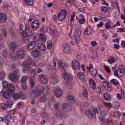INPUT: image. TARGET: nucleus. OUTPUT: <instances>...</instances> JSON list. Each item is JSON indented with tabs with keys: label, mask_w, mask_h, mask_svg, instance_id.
<instances>
[{
	"label": "nucleus",
	"mask_w": 125,
	"mask_h": 125,
	"mask_svg": "<svg viewBox=\"0 0 125 125\" xmlns=\"http://www.w3.org/2000/svg\"><path fill=\"white\" fill-rule=\"evenodd\" d=\"M39 101L40 102H42L43 103H44V102H46V101H47V98L46 97L45 94L43 93L40 95Z\"/></svg>",
	"instance_id": "22"
},
{
	"label": "nucleus",
	"mask_w": 125,
	"mask_h": 125,
	"mask_svg": "<svg viewBox=\"0 0 125 125\" xmlns=\"http://www.w3.org/2000/svg\"><path fill=\"white\" fill-rule=\"evenodd\" d=\"M47 47L48 49H51L52 48V42L51 41H49L47 42Z\"/></svg>",
	"instance_id": "50"
},
{
	"label": "nucleus",
	"mask_w": 125,
	"mask_h": 125,
	"mask_svg": "<svg viewBox=\"0 0 125 125\" xmlns=\"http://www.w3.org/2000/svg\"><path fill=\"white\" fill-rule=\"evenodd\" d=\"M67 10H62L60 12L58 16V19L59 21H64L66 19V17H67Z\"/></svg>",
	"instance_id": "2"
},
{
	"label": "nucleus",
	"mask_w": 125,
	"mask_h": 125,
	"mask_svg": "<svg viewBox=\"0 0 125 125\" xmlns=\"http://www.w3.org/2000/svg\"><path fill=\"white\" fill-rule=\"evenodd\" d=\"M71 81H66L65 84L68 88H72V85L71 84Z\"/></svg>",
	"instance_id": "56"
},
{
	"label": "nucleus",
	"mask_w": 125,
	"mask_h": 125,
	"mask_svg": "<svg viewBox=\"0 0 125 125\" xmlns=\"http://www.w3.org/2000/svg\"><path fill=\"white\" fill-rule=\"evenodd\" d=\"M90 74L94 76V77H96L97 76V70L95 69V68L93 69L92 70L90 71Z\"/></svg>",
	"instance_id": "48"
},
{
	"label": "nucleus",
	"mask_w": 125,
	"mask_h": 125,
	"mask_svg": "<svg viewBox=\"0 0 125 125\" xmlns=\"http://www.w3.org/2000/svg\"><path fill=\"white\" fill-rule=\"evenodd\" d=\"M36 75V69H32L30 73V75L31 78H35V75Z\"/></svg>",
	"instance_id": "57"
},
{
	"label": "nucleus",
	"mask_w": 125,
	"mask_h": 125,
	"mask_svg": "<svg viewBox=\"0 0 125 125\" xmlns=\"http://www.w3.org/2000/svg\"><path fill=\"white\" fill-rule=\"evenodd\" d=\"M72 67L74 70L79 71L81 69V65H80V62L77 60H74L72 62Z\"/></svg>",
	"instance_id": "8"
},
{
	"label": "nucleus",
	"mask_w": 125,
	"mask_h": 125,
	"mask_svg": "<svg viewBox=\"0 0 125 125\" xmlns=\"http://www.w3.org/2000/svg\"><path fill=\"white\" fill-rule=\"evenodd\" d=\"M85 114L86 116L90 119H92V118H93V112H92V111L90 109H87Z\"/></svg>",
	"instance_id": "28"
},
{
	"label": "nucleus",
	"mask_w": 125,
	"mask_h": 125,
	"mask_svg": "<svg viewBox=\"0 0 125 125\" xmlns=\"http://www.w3.org/2000/svg\"><path fill=\"white\" fill-rule=\"evenodd\" d=\"M82 35V31L80 29H76L75 31V37L80 39V37Z\"/></svg>",
	"instance_id": "36"
},
{
	"label": "nucleus",
	"mask_w": 125,
	"mask_h": 125,
	"mask_svg": "<svg viewBox=\"0 0 125 125\" xmlns=\"http://www.w3.org/2000/svg\"><path fill=\"white\" fill-rule=\"evenodd\" d=\"M5 78V73H4L3 72H1L0 73V79L2 81L4 80Z\"/></svg>",
	"instance_id": "58"
},
{
	"label": "nucleus",
	"mask_w": 125,
	"mask_h": 125,
	"mask_svg": "<svg viewBox=\"0 0 125 125\" xmlns=\"http://www.w3.org/2000/svg\"><path fill=\"white\" fill-rule=\"evenodd\" d=\"M115 58H114V57L111 56L108 58V62L110 64H112V63H114L115 62Z\"/></svg>",
	"instance_id": "52"
},
{
	"label": "nucleus",
	"mask_w": 125,
	"mask_h": 125,
	"mask_svg": "<svg viewBox=\"0 0 125 125\" xmlns=\"http://www.w3.org/2000/svg\"><path fill=\"white\" fill-rule=\"evenodd\" d=\"M121 91L122 97L124 98V99H125V89L121 88Z\"/></svg>",
	"instance_id": "63"
},
{
	"label": "nucleus",
	"mask_w": 125,
	"mask_h": 125,
	"mask_svg": "<svg viewBox=\"0 0 125 125\" xmlns=\"http://www.w3.org/2000/svg\"><path fill=\"white\" fill-rule=\"evenodd\" d=\"M0 21L1 23H5L7 21V17L4 13L0 14Z\"/></svg>",
	"instance_id": "18"
},
{
	"label": "nucleus",
	"mask_w": 125,
	"mask_h": 125,
	"mask_svg": "<svg viewBox=\"0 0 125 125\" xmlns=\"http://www.w3.org/2000/svg\"><path fill=\"white\" fill-rule=\"evenodd\" d=\"M22 65L28 71H31L32 70V67L31 66V64H30V63H29L26 62H22Z\"/></svg>",
	"instance_id": "31"
},
{
	"label": "nucleus",
	"mask_w": 125,
	"mask_h": 125,
	"mask_svg": "<svg viewBox=\"0 0 125 125\" xmlns=\"http://www.w3.org/2000/svg\"><path fill=\"white\" fill-rule=\"evenodd\" d=\"M9 47L11 51H15L18 48V44L15 42H12L9 44Z\"/></svg>",
	"instance_id": "9"
},
{
	"label": "nucleus",
	"mask_w": 125,
	"mask_h": 125,
	"mask_svg": "<svg viewBox=\"0 0 125 125\" xmlns=\"http://www.w3.org/2000/svg\"><path fill=\"white\" fill-rule=\"evenodd\" d=\"M39 38L41 39L42 42H46V35L45 34L42 33L39 34Z\"/></svg>",
	"instance_id": "35"
},
{
	"label": "nucleus",
	"mask_w": 125,
	"mask_h": 125,
	"mask_svg": "<svg viewBox=\"0 0 125 125\" xmlns=\"http://www.w3.org/2000/svg\"><path fill=\"white\" fill-rule=\"evenodd\" d=\"M104 105H105L106 107H107L108 108H111L112 107V104H111L110 103H106L105 102H104Z\"/></svg>",
	"instance_id": "60"
},
{
	"label": "nucleus",
	"mask_w": 125,
	"mask_h": 125,
	"mask_svg": "<svg viewBox=\"0 0 125 125\" xmlns=\"http://www.w3.org/2000/svg\"><path fill=\"white\" fill-rule=\"evenodd\" d=\"M110 83H111V84H113V85L117 86L118 85V83H119V81L116 79H112L110 81Z\"/></svg>",
	"instance_id": "46"
},
{
	"label": "nucleus",
	"mask_w": 125,
	"mask_h": 125,
	"mask_svg": "<svg viewBox=\"0 0 125 125\" xmlns=\"http://www.w3.org/2000/svg\"><path fill=\"white\" fill-rule=\"evenodd\" d=\"M62 106L63 109H65L66 111H68V112H70L72 110V107L70 104L67 103L63 104Z\"/></svg>",
	"instance_id": "29"
},
{
	"label": "nucleus",
	"mask_w": 125,
	"mask_h": 125,
	"mask_svg": "<svg viewBox=\"0 0 125 125\" xmlns=\"http://www.w3.org/2000/svg\"><path fill=\"white\" fill-rule=\"evenodd\" d=\"M36 89L39 91V94L40 93H42L45 90V87L42 85V84H38L36 87Z\"/></svg>",
	"instance_id": "19"
},
{
	"label": "nucleus",
	"mask_w": 125,
	"mask_h": 125,
	"mask_svg": "<svg viewBox=\"0 0 125 125\" xmlns=\"http://www.w3.org/2000/svg\"><path fill=\"white\" fill-rule=\"evenodd\" d=\"M42 117L45 120H48V114L46 112H43Z\"/></svg>",
	"instance_id": "62"
},
{
	"label": "nucleus",
	"mask_w": 125,
	"mask_h": 125,
	"mask_svg": "<svg viewBox=\"0 0 125 125\" xmlns=\"http://www.w3.org/2000/svg\"><path fill=\"white\" fill-rule=\"evenodd\" d=\"M9 78L10 81L14 82L15 83L18 81V76L14 73H11L9 75Z\"/></svg>",
	"instance_id": "15"
},
{
	"label": "nucleus",
	"mask_w": 125,
	"mask_h": 125,
	"mask_svg": "<svg viewBox=\"0 0 125 125\" xmlns=\"http://www.w3.org/2000/svg\"><path fill=\"white\" fill-rule=\"evenodd\" d=\"M27 80L28 77L26 76H23L21 79V85L22 88L25 90L28 88V85L27 84Z\"/></svg>",
	"instance_id": "4"
},
{
	"label": "nucleus",
	"mask_w": 125,
	"mask_h": 125,
	"mask_svg": "<svg viewBox=\"0 0 125 125\" xmlns=\"http://www.w3.org/2000/svg\"><path fill=\"white\" fill-rule=\"evenodd\" d=\"M63 79L65 80L66 82L72 81V77L67 71H64L63 74Z\"/></svg>",
	"instance_id": "11"
},
{
	"label": "nucleus",
	"mask_w": 125,
	"mask_h": 125,
	"mask_svg": "<svg viewBox=\"0 0 125 125\" xmlns=\"http://www.w3.org/2000/svg\"><path fill=\"white\" fill-rule=\"evenodd\" d=\"M48 29L50 32V34L54 37L58 36V33L55 31V26L53 24H50L49 27H47V31H48Z\"/></svg>",
	"instance_id": "6"
},
{
	"label": "nucleus",
	"mask_w": 125,
	"mask_h": 125,
	"mask_svg": "<svg viewBox=\"0 0 125 125\" xmlns=\"http://www.w3.org/2000/svg\"><path fill=\"white\" fill-rule=\"evenodd\" d=\"M35 81L33 79H30L29 81V84L31 88H33L35 86Z\"/></svg>",
	"instance_id": "53"
},
{
	"label": "nucleus",
	"mask_w": 125,
	"mask_h": 125,
	"mask_svg": "<svg viewBox=\"0 0 125 125\" xmlns=\"http://www.w3.org/2000/svg\"><path fill=\"white\" fill-rule=\"evenodd\" d=\"M93 112L94 113L95 116H96V115L98 114V113H99L98 112V109H97V107H96V106L93 107Z\"/></svg>",
	"instance_id": "59"
},
{
	"label": "nucleus",
	"mask_w": 125,
	"mask_h": 125,
	"mask_svg": "<svg viewBox=\"0 0 125 125\" xmlns=\"http://www.w3.org/2000/svg\"><path fill=\"white\" fill-rule=\"evenodd\" d=\"M64 52H65V53H67V54H71V53L72 52V50L71 49V47H70L69 45H67L64 48Z\"/></svg>",
	"instance_id": "33"
},
{
	"label": "nucleus",
	"mask_w": 125,
	"mask_h": 125,
	"mask_svg": "<svg viewBox=\"0 0 125 125\" xmlns=\"http://www.w3.org/2000/svg\"><path fill=\"white\" fill-rule=\"evenodd\" d=\"M1 107L3 111H5V109L7 108H8V106H7V104H6L4 103H2L1 104Z\"/></svg>",
	"instance_id": "54"
},
{
	"label": "nucleus",
	"mask_w": 125,
	"mask_h": 125,
	"mask_svg": "<svg viewBox=\"0 0 125 125\" xmlns=\"http://www.w3.org/2000/svg\"><path fill=\"white\" fill-rule=\"evenodd\" d=\"M52 82L54 84L57 83H58V76H53L51 77Z\"/></svg>",
	"instance_id": "38"
},
{
	"label": "nucleus",
	"mask_w": 125,
	"mask_h": 125,
	"mask_svg": "<svg viewBox=\"0 0 125 125\" xmlns=\"http://www.w3.org/2000/svg\"><path fill=\"white\" fill-rule=\"evenodd\" d=\"M89 83L91 88H93V89H95V88H96V83H95V82H94V80L93 79H90L89 80Z\"/></svg>",
	"instance_id": "27"
},
{
	"label": "nucleus",
	"mask_w": 125,
	"mask_h": 125,
	"mask_svg": "<svg viewBox=\"0 0 125 125\" xmlns=\"http://www.w3.org/2000/svg\"><path fill=\"white\" fill-rule=\"evenodd\" d=\"M77 77L81 81H84V74L82 72H79L77 74Z\"/></svg>",
	"instance_id": "37"
},
{
	"label": "nucleus",
	"mask_w": 125,
	"mask_h": 125,
	"mask_svg": "<svg viewBox=\"0 0 125 125\" xmlns=\"http://www.w3.org/2000/svg\"><path fill=\"white\" fill-rule=\"evenodd\" d=\"M24 25L22 24H21L19 26V28L17 30V32L19 35H21V36H24Z\"/></svg>",
	"instance_id": "23"
},
{
	"label": "nucleus",
	"mask_w": 125,
	"mask_h": 125,
	"mask_svg": "<svg viewBox=\"0 0 125 125\" xmlns=\"http://www.w3.org/2000/svg\"><path fill=\"white\" fill-rule=\"evenodd\" d=\"M16 55L18 58L20 59H24L26 54H25V50L22 48H19L16 51Z\"/></svg>",
	"instance_id": "3"
},
{
	"label": "nucleus",
	"mask_w": 125,
	"mask_h": 125,
	"mask_svg": "<svg viewBox=\"0 0 125 125\" xmlns=\"http://www.w3.org/2000/svg\"><path fill=\"white\" fill-rule=\"evenodd\" d=\"M2 31L3 37H6L8 34V32H7V29L5 27H2Z\"/></svg>",
	"instance_id": "42"
},
{
	"label": "nucleus",
	"mask_w": 125,
	"mask_h": 125,
	"mask_svg": "<svg viewBox=\"0 0 125 125\" xmlns=\"http://www.w3.org/2000/svg\"><path fill=\"white\" fill-rule=\"evenodd\" d=\"M23 41L24 42H28L29 41V37H28L27 36H24L23 37Z\"/></svg>",
	"instance_id": "64"
},
{
	"label": "nucleus",
	"mask_w": 125,
	"mask_h": 125,
	"mask_svg": "<svg viewBox=\"0 0 125 125\" xmlns=\"http://www.w3.org/2000/svg\"><path fill=\"white\" fill-rule=\"evenodd\" d=\"M33 61H34V60H33L32 59V57H31L30 56H27L26 59V61H27V62H28V63H29V64H30L31 65H32V64H33Z\"/></svg>",
	"instance_id": "47"
},
{
	"label": "nucleus",
	"mask_w": 125,
	"mask_h": 125,
	"mask_svg": "<svg viewBox=\"0 0 125 125\" xmlns=\"http://www.w3.org/2000/svg\"><path fill=\"white\" fill-rule=\"evenodd\" d=\"M83 95L86 98V99L88 98V92H87V90H86V89L83 90Z\"/></svg>",
	"instance_id": "45"
},
{
	"label": "nucleus",
	"mask_w": 125,
	"mask_h": 125,
	"mask_svg": "<svg viewBox=\"0 0 125 125\" xmlns=\"http://www.w3.org/2000/svg\"><path fill=\"white\" fill-rule=\"evenodd\" d=\"M97 91L99 93V94H102V93H103V90L101 89V87L100 86H98L97 88Z\"/></svg>",
	"instance_id": "61"
},
{
	"label": "nucleus",
	"mask_w": 125,
	"mask_h": 125,
	"mask_svg": "<svg viewBox=\"0 0 125 125\" xmlns=\"http://www.w3.org/2000/svg\"><path fill=\"white\" fill-rule=\"evenodd\" d=\"M54 93L57 97H61L63 95V91L61 89H56L54 91Z\"/></svg>",
	"instance_id": "16"
},
{
	"label": "nucleus",
	"mask_w": 125,
	"mask_h": 125,
	"mask_svg": "<svg viewBox=\"0 0 125 125\" xmlns=\"http://www.w3.org/2000/svg\"><path fill=\"white\" fill-rule=\"evenodd\" d=\"M56 116L59 118V119H63L65 117V114L63 113V112L58 111L56 113Z\"/></svg>",
	"instance_id": "34"
},
{
	"label": "nucleus",
	"mask_w": 125,
	"mask_h": 125,
	"mask_svg": "<svg viewBox=\"0 0 125 125\" xmlns=\"http://www.w3.org/2000/svg\"><path fill=\"white\" fill-rule=\"evenodd\" d=\"M7 88V91H9V92H11V93H13V92H14V90H15V88H14V85L12 84H9Z\"/></svg>",
	"instance_id": "30"
},
{
	"label": "nucleus",
	"mask_w": 125,
	"mask_h": 125,
	"mask_svg": "<svg viewBox=\"0 0 125 125\" xmlns=\"http://www.w3.org/2000/svg\"><path fill=\"white\" fill-rule=\"evenodd\" d=\"M12 96H13V99H14L15 100H18V99L20 98V94L18 93H14L13 94Z\"/></svg>",
	"instance_id": "43"
},
{
	"label": "nucleus",
	"mask_w": 125,
	"mask_h": 125,
	"mask_svg": "<svg viewBox=\"0 0 125 125\" xmlns=\"http://www.w3.org/2000/svg\"><path fill=\"white\" fill-rule=\"evenodd\" d=\"M31 54L34 57H39L41 55V51L38 49H35L32 51Z\"/></svg>",
	"instance_id": "20"
},
{
	"label": "nucleus",
	"mask_w": 125,
	"mask_h": 125,
	"mask_svg": "<svg viewBox=\"0 0 125 125\" xmlns=\"http://www.w3.org/2000/svg\"><path fill=\"white\" fill-rule=\"evenodd\" d=\"M31 26L33 30H38L40 27V22L38 21H34L31 23Z\"/></svg>",
	"instance_id": "13"
},
{
	"label": "nucleus",
	"mask_w": 125,
	"mask_h": 125,
	"mask_svg": "<svg viewBox=\"0 0 125 125\" xmlns=\"http://www.w3.org/2000/svg\"><path fill=\"white\" fill-rule=\"evenodd\" d=\"M2 85L4 88H7L9 85H8V83H7V82L4 81L2 82Z\"/></svg>",
	"instance_id": "55"
},
{
	"label": "nucleus",
	"mask_w": 125,
	"mask_h": 125,
	"mask_svg": "<svg viewBox=\"0 0 125 125\" xmlns=\"http://www.w3.org/2000/svg\"><path fill=\"white\" fill-rule=\"evenodd\" d=\"M23 1H24L25 3H26L27 5H28V6H32V5L34 4L33 0H24Z\"/></svg>",
	"instance_id": "39"
},
{
	"label": "nucleus",
	"mask_w": 125,
	"mask_h": 125,
	"mask_svg": "<svg viewBox=\"0 0 125 125\" xmlns=\"http://www.w3.org/2000/svg\"><path fill=\"white\" fill-rule=\"evenodd\" d=\"M40 79L42 83L43 84H46L48 83V78L45 75H41L40 76Z\"/></svg>",
	"instance_id": "10"
},
{
	"label": "nucleus",
	"mask_w": 125,
	"mask_h": 125,
	"mask_svg": "<svg viewBox=\"0 0 125 125\" xmlns=\"http://www.w3.org/2000/svg\"><path fill=\"white\" fill-rule=\"evenodd\" d=\"M91 33H92V29H91L90 27H87L83 31V35L88 36L89 35H91Z\"/></svg>",
	"instance_id": "26"
},
{
	"label": "nucleus",
	"mask_w": 125,
	"mask_h": 125,
	"mask_svg": "<svg viewBox=\"0 0 125 125\" xmlns=\"http://www.w3.org/2000/svg\"><path fill=\"white\" fill-rule=\"evenodd\" d=\"M25 34L27 36H33V34H34V31L30 28V25H26L25 28Z\"/></svg>",
	"instance_id": "14"
},
{
	"label": "nucleus",
	"mask_w": 125,
	"mask_h": 125,
	"mask_svg": "<svg viewBox=\"0 0 125 125\" xmlns=\"http://www.w3.org/2000/svg\"><path fill=\"white\" fill-rule=\"evenodd\" d=\"M37 46L38 48L42 51H45V50H46V46L42 42L38 43Z\"/></svg>",
	"instance_id": "21"
},
{
	"label": "nucleus",
	"mask_w": 125,
	"mask_h": 125,
	"mask_svg": "<svg viewBox=\"0 0 125 125\" xmlns=\"http://www.w3.org/2000/svg\"><path fill=\"white\" fill-rule=\"evenodd\" d=\"M36 42L34 41L30 42L28 44V49H30V50L34 49V48L36 47Z\"/></svg>",
	"instance_id": "32"
},
{
	"label": "nucleus",
	"mask_w": 125,
	"mask_h": 125,
	"mask_svg": "<svg viewBox=\"0 0 125 125\" xmlns=\"http://www.w3.org/2000/svg\"><path fill=\"white\" fill-rule=\"evenodd\" d=\"M13 105V101L12 100H8L7 101V106L8 107H12Z\"/></svg>",
	"instance_id": "49"
},
{
	"label": "nucleus",
	"mask_w": 125,
	"mask_h": 125,
	"mask_svg": "<svg viewBox=\"0 0 125 125\" xmlns=\"http://www.w3.org/2000/svg\"><path fill=\"white\" fill-rule=\"evenodd\" d=\"M104 96L106 101H108V100H111V96H110V94H109L108 93H105L104 94Z\"/></svg>",
	"instance_id": "41"
},
{
	"label": "nucleus",
	"mask_w": 125,
	"mask_h": 125,
	"mask_svg": "<svg viewBox=\"0 0 125 125\" xmlns=\"http://www.w3.org/2000/svg\"><path fill=\"white\" fill-rule=\"evenodd\" d=\"M68 102L71 103V104H74L75 103V98L74 96L72 95H69L66 97Z\"/></svg>",
	"instance_id": "24"
},
{
	"label": "nucleus",
	"mask_w": 125,
	"mask_h": 125,
	"mask_svg": "<svg viewBox=\"0 0 125 125\" xmlns=\"http://www.w3.org/2000/svg\"><path fill=\"white\" fill-rule=\"evenodd\" d=\"M59 68L61 69V70H65L67 67H68V64L66 63L63 60H61L59 61L58 63Z\"/></svg>",
	"instance_id": "5"
},
{
	"label": "nucleus",
	"mask_w": 125,
	"mask_h": 125,
	"mask_svg": "<svg viewBox=\"0 0 125 125\" xmlns=\"http://www.w3.org/2000/svg\"><path fill=\"white\" fill-rule=\"evenodd\" d=\"M125 67H124V65H120L114 71V75L115 77H123L125 75Z\"/></svg>",
	"instance_id": "1"
},
{
	"label": "nucleus",
	"mask_w": 125,
	"mask_h": 125,
	"mask_svg": "<svg viewBox=\"0 0 125 125\" xmlns=\"http://www.w3.org/2000/svg\"><path fill=\"white\" fill-rule=\"evenodd\" d=\"M5 120L7 123H14V118L10 115H6Z\"/></svg>",
	"instance_id": "25"
},
{
	"label": "nucleus",
	"mask_w": 125,
	"mask_h": 125,
	"mask_svg": "<svg viewBox=\"0 0 125 125\" xmlns=\"http://www.w3.org/2000/svg\"><path fill=\"white\" fill-rule=\"evenodd\" d=\"M86 69L87 71L90 72V71H92V70H93L94 68H93V65H92L91 63H90L89 64V66L86 67Z\"/></svg>",
	"instance_id": "51"
},
{
	"label": "nucleus",
	"mask_w": 125,
	"mask_h": 125,
	"mask_svg": "<svg viewBox=\"0 0 125 125\" xmlns=\"http://www.w3.org/2000/svg\"><path fill=\"white\" fill-rule=\"evenodd\" d=\"M111 114L113 117H117L118 118H120V116H121L120 112L117 111L111 112Z\"/></svg>",
	"instance_id": "44"
},
{
	"label": "nucleus",
	"mask_w": 125,
	"mask_h": 125,
	"mask_svg": "<svg viewBox=\"0 0 125 125\" xmlns=\"http://www.w3.org/2000/svg\"><path fill=\"white\" fill-rule=\"evenodd\" d=\"M113 4L118 9V11H120V5L119 4V1L118 0H113Z\"/></svg>",
	"instance_id": "40"
},
{
	"label": "nucleus",
	"mask_w": 125,
	"mask_h": 125,
	"mask_svg": "<svg viewBox=\"0 0 125 125\" xmlns=\"http://www.w3.org/2000/svg\"><path fill=\"white\" fill-rule=\"evenodd\" d=\"M40 94V92L38 90H32L29 93V95L31 97H33L34 98H37L38 95Z\"/></svg>",
	"instance_id": "12"
},
{
	"label": "nucleus",
	"mask_w": 125,
	"mask_h": 125,
	"mask_svg": "<svg viewBox=\"0 0 125 125\" xmlns=\"http://www.w3.org/2000/svg\"><path fill=\"white\" fill-rule=\"evenodd\" d=\"M3 97L5 98V99H9L12 96V93H11L10 92L6 90L5 92H4L2 94Z\"/></svg>",
	"instance_id": "17"
},
{
	"label": "nucleus",
	"mask_w": 125,
	"mask_h": 125,
	"mask_svg": "<svg viewBox=\"0 0 125 125\" xmlns=\"http://www.w3.org/2000/svg\"><path fill=\"white\" fill-rule=\"evenodd\" d=\"M68 41L72 44L73 45H75V44H77V43H79L80 42H81V38H77V37H75L74 38H73L72 37H69L68 38Z\"/></svg>",
	"instance_id": "7"
}]
</instances>
